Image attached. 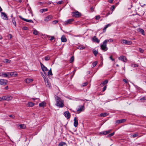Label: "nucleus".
Wrapping results in <instances>:
<instances>
[{
    "mask_svg": "<svg viewBox=\"0 0 146 146\" xmlns=\"http://www.w3.org/2000/svg\"><path fill=\"white\" fill-rule=\"evenodd\" d=\"M56 105L60 108H62L64 106V100L60 97L56 96Z\"/></svg>",
    "mask_w": 146,
    "mask_h": 146,
    "instance_id": "obj_1",
    "label": "nucleus"
},
{
    "mask_svg": "<svg viewBox=\"0 0 146 146\" xmlns=\"http://www.w3.org/2000/svg\"><path fill=\"white\" fill-rule=\"evenodd\" d=\"M109 41L108 40H105L103 43L100 46L102 50L104 51H106L108 48L106 46L107 44Z\"/></svg>",
    "mask_w": 146,
    "mask_h": 146,
    "instance_id": "obj_2",
    "label": "nucleus"
},
{
    "mask_svg": "<svg viewBox=\"0 0 146 146\" xmlns=\"http://www.w3.org/2000/svg\"><path fill=\"white\" fill-rule=\"evenodd\" d=\"M13 98V97L11 96H3L2 97L3 101H10Z\"/></svg>",
    "mask_w": 146,
    "mask_h": 146,
    "instance_id": "obj_3",
    "label": "nucleus"
},
{
    "mask_svg": "<svg viewBox=\"0 0 146 146\" xmlns=\"http://www.w3.org/2000/svg\"><path fill=\"white\" fill-rule=\"evenodd\" d=\"M78 108L77 109V111L79 112V113L84 111V106L83 105H79L78 106Z\"/></svg>",
    "mask_w": 146,
    "mask_h": 146,
    "instance_id": "obj_4",
    "label": "nucleus"
},
{
    "mask_svg": "<svg viewBox=\"0 0 146 146\" xmlns=\"http://www.w3.org/2000/svg\"><path fill=\"white\" fill-rule=\"evenodd\" d=\"M8 83V81L6 80L0 79V85L5 86Z\"/></svg>",
    "mask_w": 146,
    "mask_h": 146,
    "instance_id": "obj_5",
    "label": "nucleus"
},
{
    "mask_svg": "<svg viewBox=\"0 0 146 146\" xmlns=\"http://www.w3.org/2000/svg\"><path fill=\"white\" fill-rule=\"evenodd\" d=\"M72 16L75 17H78L81 16V14L78 11L72 13Z\"/></svg>",
    "mask_w": 146,
    "mask_h": 146,
    "instance_id": "obj_6",
    "label": "nucleus"
},
{
    "mask_svg": "<svg viewBox=\"0 0 146 146\" xmlns=\"http://www.w3.org/2000/svg\"><path fill=\"white\" fill-rule=\"evenodd\" d=\"M118 59L121 61H123L124 62H126L127 60V58L123 56H122L120 57H119L118 58Z\"/></svg>",
    "mask_w": 146,
    "mask_h": 146,
    "instance_id": "obj_7",
    "label": "nucleus"
},
{
    "mask_svg": "<svg viewBox=\"0 0 146 146\" xmlns=\"http://www.w3.org/2000/svg\"><path fill=\"white\" fill-rule=\"evenodd\" d=\"M121 43L123 44H126L127 45L131 44L132 42L131 41H127L125 40H123L122 41Z\"/></svg>",
    "mask_w": 146,
    "mask_h": 146,
    "instance_id": "obj_8",
    "label": "nucleus"
},
{
    "mask_svg": "<svg viewBox=\"0 0 146 146\" xmlns=\"http://www.w3.org/2000/svg\"><path fill=\"white\" fill-rule=\"evenodd\" d=\"M64 114L65 116L68 119H69L70 117V114L68 111L64 112Z\"/></svg>",
    "mask_w": 146,
    "mask_h": 146,
    "instance_id": "obj_9",
    "label": "nucleus"
},
{
    "mask_svg": "<svg viewBox=\"0 0 146 146\" xmlns=\"http://www.w3.org/2000/svg\"><path fill=\"white\" fill-rule=\"evenodd\" d=\"M19 17L21 19H22V20H23V21H25L27 22H29V23H33V21L32 20H31V19L29 20V19H25L23 18L21 16H19Z\"/></svg>",
    "mask_w": 146,
    "mask_h": 146,
    "instance_id": "obj_10",
    "label": "nucleus"
},
{
    "mask_svg": "<svg viewBox=\"0 0 146 146\" xmlns=\"http://www.w3.org/2000/svg\"><path fill=\"white\" fill-rule=\"evenodd\" d=\"M9 74V77L10 76H14L16 77L17 76V74L16 72H8Z\"/></svg>",
    "mask_w": 146,
    "mask_h": 146,
    "instance_id": "obj_11",
    "label": "nucleus"
},
{
    "mask_svg": "<svg viewBox=\"0 0 146 146\" xmlns=\"http://www.w3.org/2000/svg\"><path fill=\"white\" fill-rule=\"evenodd\" d=\"M52 18V16L51 15H49L45 17L44 20L46 22H48Z\"/></svg>",
    "mask_w": 146,
    "mask_h": 146,
    "instance_id": "obj_12",
    "label": "nucleus"
},
{
    "mask_svg": "<svg viewBox=\"0 0 146 146\" xmlns=\"http://www.w3.org/2000/svg\"><path fill=\"white\" fill-rule=\"evenodd\" d=\"M74 20L73 19H69L66 21L64 25H67L70 24L71 23V22L73 21Z\"/></svg>",
    "mask_w": 146,
    "mask_h": 146,
    "instance_id": "obj_13",
    "label": "nucleus"
},
{
    "mask_svg": "<svg viewBox=\"0 0 146 146\" xmlns=\"http://www.w3.org/2000/svg\"><path fill=\"white\" fill-rule=\"evenodd\" d=\"M40 65L42 70L44 72V73H45V72L47 71V68L41 63H40Z\"/></svg>",
    "mask_w": 146,
    "mask_h": 146,
    "instance_id": "obj_14",
    "label": "nucleus"
},
{
    "mask_svg": "<svg viewBox=\"0 0 146 146\" xmlns=\"http://www.w3.org/2000/svg\"><path fill=\"white\" fill-rule=\"evenodd\" d=\"M110 133V130H109L108 131H102L99 133V134L100 135H105L108 134Z\"/></svg>",
    "mask_w": 146,
    "mask_h": 146,
    "instance_id": "obj_15",
    "label": "nucleus"
},
{
    "mask_svg": "<svg viewBox=\"0 0 146 146\" xmlns=\"http://www.w3.org/2000/svg\"><path fill=\"white\" fill-rule=\"evenodd\" d=\"M74 125L75 127H76L77 126L78 124V121L76 117H75L74 118Z\"/></svg>",
    "mask_w": 146,
    "mask_h": 146,
    "instance_id": "obj_16",
    "label": "nucleus"
},
{
    "mask_svg": "<svg viewBox=\"0 0 146 146\" xmlns=\"http://www.w3.org/2000/svg\"><path fill=\"white\" fill-rule=\"evenodd\" d=\"M1 13L2 14L1 16L2 17H3V19L5 20H7L8 19L7 15L5 13L1 12Z\"/></svg>",
    "mask_w": 146,
    "mask_h": 146,
    "instance_id": "obj_17",
    "label": "nucleus"
},
{
    "mask_svg": "<svg viewBox=\"0 0 146 146\" xmlns=\"http://www.w3.org/2000/svg\"><path fill=\"white\" fill-rule=\"evenodd\" d=\"M137 31L140 32L142 35H145V34L144 33V31L143 29L140 28H139L137 29Z\"/></svg>",
    "mask_w": 146,
    "mask_h": 146,
    "instance_id": "obj_18",
    "label": "nucleus"
},
{
    "mask_svg": "<svg viewBox=\"0 0 146 146\" xmlns=\"http://www.w3.org/2000/svg\"><path fill=\"white\" fill-rule=\"evenodd\" d=\"M1 76L2 77H9V74L8 72L2 73V75Z\"/></svg>",
    "mask_w": 146,
    "mask_h": 146,
    "instance_id": "obj_19",
    "label": "nucleus"
},
{
    "mask_svg": "<svg viewBox=\"0 0 146 146\" xmlns=\"http://www.w3.org/2000/svg\"><path fill=\"white\" fill-rule=\"evenodd\" d=\"M33 80L32 79L27 78L25 80V82L27 84L29 83L32 82Z\"/></svg>",
    "mask_w": 146,
    "mask_h": 146,
    "instance_id": "obj_20",
    "label": "nucleus"
},
{
    "mask_svg": "<svg viewBox=\"0 0 146 146\" xmlns=\"http://www.w3.org/2000/svg\"><path fill=\"white\" fill-rule=\"evenodd\" d=\"M61 40L62 42H65L67 41V39L64 35H62L61 37Z\"/></svg>",
    "mask_w": 146,
    "mask_h": 146,
    "instance_id": "obj_21",
    "label": "nucleus"
},
{
    "mask_svg": "<svg viewBox=\"0 0 146 146\" xmlns=\"http://www.w3.org/2000/svg\"><path fill=\"white\" fill-rule=\"evenodd\" d=\"M93 40L95 42L98 43H99L100 42V40L98 39L96 37V36H95L93 38Z\"/></svg>",
    "mask_w": 146,
    "mask_h": 146,
    "instance_id": "obj_22",
    "label": "nucleus"
},
{
    "mask_svg": "<svg viewBox=\"0 0 146 146\" xmlns=\"http://www.w3.org/2000/svg\"><path fill=\"white\" fill-rule=\"evenodd\" d=\"M46 105V103L44 102H43L39 104V106L40 107H43L45 106Z\"/></svg>",
    "mask_w": 146,
    "mask_h": 146,
    "instance_id": "obj_23",
    "label": "nucleus"
},
{
    "mask_svg": "<svg viewBox=\"0 0 146 146\" xmlns=\"http://www.w3.org/2000/svg\"><path fill=\"white\" fill-rule=\"evenodd\" d=\"M125 121V119H122L121 120H118L116 121V123H120L124 122Z\"/></svg>",
    "mask_w": 146,
    "mask_h": 146,
    "instance_id": "obj_24",
    "label": "nucleus"
},
{
    "mask_svg": "<svg viewBox=\"0 0 146 146\" xmlns=\"http://www.w3.org/2000/svg\"><path fill=\"white\" fill-rule=\"evenodd\" d=\"M44 81L45 82V83L46 86H48V87H50V84L48 82V78H47V80H45Z\"/></svg>",
    "mask_w": 146,
    "mask_h": 146,
    "instance_id": "obj_25",
    "label": "nucleus"
},
{
    "mask_svg": "<svg viewBox=\"0 0 146 146\" xmlns=\"http://www.w3.org/2000/svg\"><path fill=\"white\" fill-rule=\"evenodd\" d=\"M11 60H8L7 59H4L3 61L4 63H9L11 62Z\"/></svg>",
    "mask_w": 146,
    "mask_h": 146,
    "instance_id": "obj_26",
    "label": "nucleus"
},
{
    "mask_svg": "<svg viewBox=\"0 0 146 146\" xmlns=\"http://www.w3.org/2000/svg\"><path fill=\"white\" fill-rule=\"evenodd\" d=\"M108 82V80H106L104 81L102 83H101L100 85L102 86H104V85H105V84L107 83Z\"/></svg>",
    "mask_w": 146,
    "mask_h": 146,
    "instance_id": "obj_27",
    "label": "nucleus"
},
{
    "mask_svg": "<svg viewBox=\"0 0 146 146\" xmlns=\"http://www.w3.org/2000/svg\"><path fill=\"white\" fill-rule=\"evenodd\" d=\"M39 32L36 29H34L33 30V34L35 35H38V34Z\"/></svg>",
    "mask_w": 146,
    "mask_h": 146,
    "instance_id": "obj_28",
    "label": "nucleus"
},
{
    "mask_svg": "<svg viewBox=\"0 0 146 146\" xmlns=\"http://www.w3.org/2000/svg\"><path fill=\"white\" fill-rule=\"evenodd\" d=\"M110 60L112 61L113 65H114L115 63V59L113 58L111 56H110Z\"/></svg>",
    "mask_w": 146,
    "mask_h": 146,
    "instance_id": "obj_29",
    "label": "nucleus"
},
{
    "mask_svg": "<svg viewBox=\"0 0 146 146\" xmlns=\"http://www.w3.org/2000/svg\"><path fill=\"white\" fill-rule=\"evenodd\" d=\"M48 9H41L40 10V11L41 13H43L44 12L47 11H48Z\"/></svg>",
    "mask_w": 146,
    "mask_h": 146,
    "instance_id": "obj_30",
    "label": "nucleus"
},
{
    "mask_svg": "<svg viewBox=\"0 0 146 146\" xmlns=\"http://www.w3.org/2000/svg\"><path fill=\"white\" fill-rule=\"evenodd\" d=\"M108 115V114H107L106 113H102L100 114V115L101 117H105Z\"/></svg>",
    "mask_w": 146,
    "mask_h": 146,
    "instance_id": "obj_31",
    "label": "nucleus"
},
{
    "mask_svg": "<svg viewBox=\"0 0 146 146\" xmlns=\"http://www.w3.org/2000/svg\"><path fill=\"white\" fill-rule=\"evenodd\" d=\"M12 21L13 24L15 25V26H16V23L15 21V18L14 17L12 19Z\"/></svg>",
    "mask_w": 146,
    "mask_h": 146,
    "instance_id": "obj_32",
    "label": "nucleus"
},
{
    "mask_svg": "<svg viewBox=\"0 0 146 146\" xmlns=\"http://www.w3.org/2000/svg\"><path fill=\"white\" fill-rule=\"evenodd\" d=\"M19 126L20 127L23 129H24L26 128V126L24 124H21L19 125Z\"/></svg>",
    "mask_w": 146,
    "mask_h": 146,
    "instance_id": "obj_33",
    "label": "nucleus"
},
{
    "mask_svg": "<svg viewBox=\"0 0 146 146\" xmlns=\"http://www.w3.org/2000/svg\"><path fill=\"white\" fill-rule=\"evenodd\" d=\"M85 47L83 46H79L78 48H77L80 49V50H83L85 48Z\"/></svg>",
    "mask_w": 146,
    "mask_h": 146,
    "instance_id": "obj_34",
    "label": "nucleus"
},
{
    "mask_svg": "<svg viewBox=\"0 0 146 146\" xmlns=\"http://www.w3.org/2000/svg\"><path fill=\"white\" fill-rule=\"evenodd\" d=\"M93 53L94 54L95 56H96L98 53V52L95 49L93 50Z\"/></svg>",
    "mask_w": 146,
    "mask_h": 146,
    "instance_id": "obj_35",
    "label": "nucleus"
},
{
    "mask_svg": "<svg viewBox=\"0 0 146 146\" xmlns=\"http://www.w3.org/2000/svg\"><path fill=\"white\" fill-rule=\"evenodd\" d=\"M34 105V104L32 102L28 103V106L29 107H32Z\"/></svg>",
    "mask_w": 146,
    "mask_h": 146,
    "instance_id": "obj_36",
    "label": "nucleus"
},
{
    "mask_svg": "<svg viewBox=\"0 0 146 146\" xmlns=\"http://www.w3.org/2000/svg\"><path fill=\"white\" fill-rule=\"evenodd\" d=\"M66 143L65 142H61L58 144V146H63L66 145Z\"/></svg>",
    "mask_w": 146,
    "mask_h": 146,
    "instance_id": "obj_37",
    "label": "nucleus"
},
{
    "mask_svg": "<svg viewBox=\"0 0 146 146\" xmlns=\"http://www.w3.org/2000/svg\"><path fill=\"white\" fill-rule=\"evenodd\" d=\"M41 75L42 76V77H43L44 79V81L47 80V78L45 77V76L43 75V74L42 72H41Z\"/></svg>",
    "mask_w": 146,
    "mask_h": 146,
    "instance_id": "obj_38",
    "label": "nucleus"
},
{
    "mask_svg": "<svg viewBox=\"0 0 146 146\" xmlns=\"http://www.w3.org/2000/svg\"><path fill=\"white\" fill-rule=\"evenodd\" d=\"M139 134L137 133H135L134 134L132 135L133 137L134 138L138 136Z\"/></svg>",
    "mask_w": 146,
    "mask_h": 146,
    "instance_id": "obj_39",
    "label": "nucleus"
},
{
    "mask_svg": "<svg viewBox=\"0 0 146 146\" xmlns=\"http://www.w3.org/2000/svg\"><path fill=\"white\" fill-rule=\"evenodd\" d=\"M98 63V62L97 61H95L94 62H93L92 64V65L93 66V67H95V66H96L97 64Z\"/></svg>",
    "mask_w": 146,
    "mask_h": 146,
    "instance_id": "obj_40",
    "label": "nucleus"
},
{
    "mask_svg": "<svg viewBox=\"0 0 146 146\" xmlns=\"http://www.w3.org/2000/svg\"><path fill=\"white\" fill-rule=\"evenodd\" d=\"M131 66L132 67H136L138 66V65L135 64H131Z\"/></svg>",
    "mask_w": 146,
    "mask_h": 146,
    "instance_id": "obj_41",
    "label": "nucleus"
},
{
    "mask_svg": "<svg viewBox=\"0 0 146 146\" xmlns=\"http://www.w3.org/2000/svg\"><path fill=\"white\" fill-rule=\"evenodd\" d=\"M110 24H108L103 29L104 32H105L106 29L109 26Z\"/></svg>",
    "mask_w": 146,
    "mask_h": 146,
    "instance_id": "obj_42",
    "label": "nucleus"
},
{
    "mask_svg": "<svg viewBox=\"0 0 146 146\" xmlns=\"http://www.w3.org/2000/svg\"><path fill=\"white\" fill-rule=\"evenodd\" d=\"M50 59V57L49 56H47L45 57L44 60L45 61H48Z\"/></svg>",
    "mask_w": 146,
    "mask_h": 146,
    "instance_id": "obj_43",
    "label": "nucleus"
},
{
    "mask_svg": "<svg viewBox=\"0 0 146 146\" xmlns=\"http://www.w3.org/2000/svg\"><path fill=\"white\" fill-rule=\"evenodd\" d=\"M74 60V56H72L70 58V63L72 62Z\"/></svg>",
    "mask_w": 146,
    "mask_h": 146,
    "instance_id": "obj_44",
    "label": "nucleus"
},
{
    "mask_svg": "<svg viewBox=\"0 0 146 146\" xmlns=\"http://www.w3.org/2000/svg\"><path fill=\"white\" fill-rule=\"evenodd\" d=\"M52 75V71L51 70V69H50L48 72V75H50L51 76Z\"/></svg>",
    "mask_w": 146,
    "mask_h": 146,
    "instance_id": "obj_45",
    "label": "nucleus"
},
{
    "mask_svg": "<svg viewBox=\"0 0 146 146\" xmlns=\"http://www.w3.org/2000/svg\"><path fill=\"white\" fill-rule=\"evenodd\" d=\"M95 18L96 20H98L100 18V16L99 15L96 16Z\"/></svg>",
    "mask_w": 146,
    "mask_h": 146,
    "instance_id": "obj_46",
    "label": "nucleus"
},
{
    "mask_svg": "<svg viewBox=\"0 0 146 146\" xmlns=\"http://www.w3.org/2000/svg\"><path fill=\"white\" fill-rule=\"evenodd\" d=\"M115 6L114 5H112V6L111 9V10L112 11L115 9Z\"/></svg>",
    "mask_w": 146,
    "mask_h": 146,
    "instance_id": "obj_47",
    "label": "nucleus"
},
{
    "mask_svg": "<svg viewBox=\"0 0 146 146\" xmlns=\"http://www.w3.org/2000/svg\"><path fill=\"white\" fill-rule=\"evenodd\" d=\"M88 84L87 82H84L82 84V85L83 86H86Z\"/></svg>",
    "mask_w": 146,
    "mask_h": 146,
    "instance_id": "obj_48",
    "label": "nucleus"
},
{
    "mask_svg": "<svg viewBox=\"0 0 146 146\" xmlns=\"http://www.w3.org/2000/svg\"><path fill=\"white\" fill-rule=\"evenodd\" d=\"M139 52H141V53H143L144 52V50H143L141 48H139Z\"/></svg>",
    "mask_w": 146,
    "mask_h": 146,
    "instance_id": "obj_49",
    "label": "nucleus"
},
{
    "mask_svg": "<svg viewBox=\"0 0 146 146\" xmlns=\"http://www.w3.org/2000/svg\"><path fill=\"white\" fill-rule=\"evenodd\" d=\"M58 21L56 20H55L52 21V23L53 24H55L57 23L58 22Z\"/></svg>",
    "mask_w": 146,
    "mask_h": 146,
    "instance_id": "obj_50",
    "label": "nucleus"
},
{
    "mask_svg": "<svg viewBox=\"0 0 146 146\" xmlns=\"http://www.w3.org/2000/svg\"><path fill=\"white\" fill-rule=\"evenodd\" d=\"M9 116L13 119H14L15 118V116L12 115H10Z\"/></svg>",
    "mask_w": 146,
    "mask_h": 146,
    "instance_id": "obj_51",
    "label": "nucleus"
},
{
    "mask_svg": "<svg viewBox=\"0 0 146 146\" xmlns=\"http://www.w3.org/2000/svg\"><path fill=\"white\" fill-rule=\"evenodd\" d=\"M8 37L9 38H10V39H11L12 38V36L10 34L8 35Z\"/></svg>",
    "mask_w": 146,
    "mask_h": 146,
    "instance_id": "obj_52",
    "label": "nucleus"
},
{
    "mask_svg": "<svg viewBox=\"0 0 146 146\" xmlns=\"http://www.w3.org/2000/svg\"><path fill=\"white\" fill-rule=\"evenodd\" d=\"M62 3H63V1H59L58 2L57 4H62Z\"/></svg>",
    "mask_w": 146,
    "mask_h": 146,
    "instance_id": "obj_53",
    "label": "nucleus"
},
{
    "mask_svg": "<svg viewBox=\"0 0 146 146\" xmlns=\"http://www.w3.org/2000/svg\"><path fill=\"white\" fill-rule=\"evenodd\" d=\"M54 36H51V38L50 39V40L52 41L54 39Z\"/></svg>",
    "mask_w": 146,
    "mask_h": 146,
    "instance_id": "obj_54",
    "label": "nucleus"
},
{
    "mask_svg": "<svg viewBox=\"0 0 146 146\" xmlns=\"http://www.w3.org/2000/svg\"><path fill=\"white\" fill-rule=\"evenodd\" d=\"M123 81L125 83H128V81H127L126 79H123Z\"/></svg>",
    "mask_w": 146,
    "mask_h": 146,
    "instance_id": "obj_55",
    "label": "nucleus"
},
{
    "mask_svg": "<svg viewBox=\"0 0 146 146\" xmlns=\"http://www.w3.org/2000/svg\"><path fill=\"white\" fill-rule=\"evenodd\" d=\"M106 86H104L103 88V92L104 91L106 90Z\"/></svg>",
    "mask_w": 146,
    "mask_h": 146,
    "instance_id": "obj_56",
    "label": "nucleus"
},
{
    "mask_svg": "<svg viewBox=\"0 0 146 146\" xmlns=\"http://www.w3.org/2000/svg\"><path fill=\"white\" fill-rule=\"evenodd\" d=\"M23 29L24 30H27L28 29V28L27 27H25L23 28Z\"/></svg>",
    "mask_w": 146,
    "mask_h": 146,
    "instance_id": "obj_57",
    "label": "nucleus"
},
{
    "mask_svg": "<svg viewBox=\"0 0 146 146\" xmlns=\"http://www.w3.org/2000/svg\"><path fill=\"white\" fill-rule=\"evenodd\" d=\"M114 134V132H113L112 133H110V136H113Z\"/></svg>",
    "mask_w": 146,
    "mask_h": 146,
    "instance_id": "obj_58",
    "label": "nucleus"
},
{
    "mask_svg": "<svg viewBox=\"0 0 146 146\" xmlns=\"http://www.w3.org/2000/svg\"><path fill=\"white\" fill-rule=\"evenodd\" d=\"M32 99H33V100H37L38 101L39 100V99L38 98H33Z\"/></svg>",
    "mask_w": 146,
    "mask_h": 146,
    "instance_id": "obj_59",
    "label": "nucleus"
},
{
    "mask_svg": "<svg viewBox=\"0 0 146 146\" xmlns=\"http://www.w3.org/2000/svg\"><path fill=\"white\" fill-rule=\"evenodd\" d=\"M145 100V98L144 97H143V98H141L140 100Z\"/></svg>",
    "mask_w": 146,
    "mask_h": 146,
    "instance_id": "obj_60",
    "label": "nucleus"
},
{
    "mask_svg": "<svg viewBox=\"0 0 146 146\" xmlns=\"http://www.w3.org/2000/svg\"><path fill=\"white\" fill-rule=\"evenodd\" d=\"M28 10L29 11H30L29 12L30 13H32V11H30V10H31V9L30 8L28 9Z\"/></svg>",
    "mask_w": 146,
    "mask_h": 146,
    "instance_id": "obj_61",
    "label": "nucleus"
},
{
    "mask_svg": "<svg viewBox=\"0 0 146 146\" xmlns=\"http://www.w3.org/2000/svg\"><path fill=\"white\" fill-rule=\"evenodd\" d=\"M94 8L93 7H92L91 8V10L92 11H94Z\"/></svg>",
    "mask_w": 146,
    "mask_h": 146,
    "instance_id": "obj_62",
    "label": "nucleus"
},
{
    "mask_svg": "<svg viewBox=\"0 0 146 146\" xmlns=\"http://www.w3.org/2000/svg\"><path fill=\"white\" fill-rule=\"evenodd\" d=\"M8 86H7L5 87V90H7L8 89Z\"/></svg>",
    "mask_w": 146,
    "mask_h": 146,
    "instance_id": "obj_63",
    "label": "nucleus"
},
{
    "mask_svg": "<svg viewBox=\"0 0 146 146\" xmlns=\"http://www.w3.org/2000/svg\"><path fill=\"white\" fill-rule=\"evenodd\" d=\"M3 101V99H2V97H0V101Z\"/></svg>",
    "mask_w": 146,
    "mask_h": 146,
    "instance_id": "obj_64",
    "label": "nucleus"
}]
</instances>
